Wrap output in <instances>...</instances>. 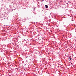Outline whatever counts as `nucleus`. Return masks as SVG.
<instances>
[{
	"mask_svg": "<svg viewBox=\"0 0 76 76\" xmlns=\"http://www.w3.org/2000/svg\"><path fill=\"white\" fill-rule=\"evenodd\" d=\"M45 8H46V9H47V8H48V5H45Z\"/></svg>",
	"mask_w": 76,
	"mask_h": 76,
	"instance_id": "f257e3e1",
	"label": "nucleus"
},
{
	"mask_svg": "<svg viewBox=\"0 0 76 76\" xmlns=\"http://www.w3.org/2000/svg\"><path fill=\"white\" fill-rule=\"evenodd\" d=\"M69 60H72V58L70 57H69Z\"/></svg>",
	"mask_w": 76,
	"mask_h": 76,
	"instance_id": "f03ea898",
	"label": "nucleus"
}]
</instances>
